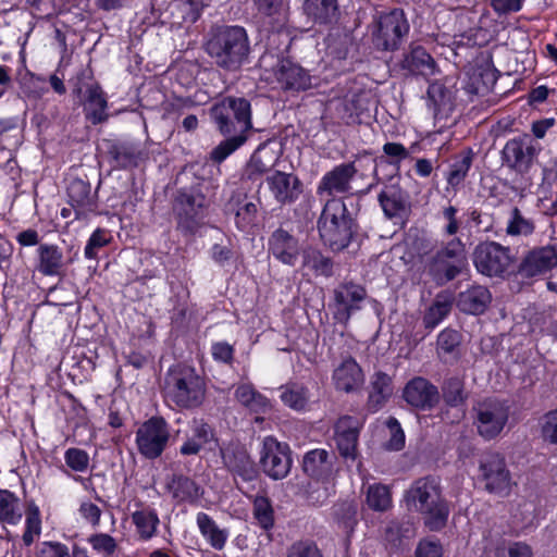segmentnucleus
<instances>
[{
  "label": "nucleus",
  "mask_w": 557,
  "mask_h": 557,
  "mask_svg": "<svg viewBox=\"0 0 557 557\" xmlns=\"http://www.w3.org/2000/svg\"><path fill=\"white\" fill-rule=\"evenodd\" d=\"M404 502L409 511L422 516L423 524L428 530L437 532L446 527L449 507L442 495L437 479L424 476L413 481L405 492Z\"/></svg>",
  "instance_id": "f257e3e1"
},
{
  "label": "nucleus",
  "mask_w": 557,
  "mask_h": 557,
  "mask_svg": "<svg viewBox=\"0 0 557 557\" xmlns=\"http://www.w3.org/2000/svg\"><path fill=\"white\" fill-rule=\"evenodd\" d=\"M205 51L216 67L236 72L248 63L250 54L248 35L240 26L213 27L205 42Z\"/></svg>",
  "instance_id": "f03ea898"
},
{
  "label": "nucleus",
  "mask_w": 557,
  "mask_h": 557,
  "mask_svg": "<svg viewBox=\"0 0 557 557\" xmlns=\"http://www.w3.org/2000/svg\"><path fill=\"white\" fill-rule=\"evenodd\" d=\"M163 394L181 409L198 408L206 398V383L193 367L175 364L165 373Z\"/></svg>",
  "instance_id": "7ed1b4c3"
},
{
  "label": "nucleus",
  "mask_w": 557,
  "mask_h": 557,
  "mask_svg": "<svg viewBox=\"0 0 557 557\" xmlns=\"http://www.w3.org/2000/svg\"><path fill=\"white\" fill-rule=\"evenodd\" d=\"M318 230L324 245L334 251L345 249L352 237V219L345 202L339 198L326 201L318 221Z\"/></svg>",
  "instance_id": "20e7f679"
},
{
  "label": "nucleus",
  "mask_w": 557,
  "mask_h": 557,
  "mask_svg": "<svg viewBox=\"0 0 557 557\" xmlns=\"http://www.w3.org/2000/svg\"><path fill=\"white\" fill-rule=\"evenodd\" d=\"M210 114L222 135H247L252 128L251 104L243 97H225L215 103Z\"/></svg>",
  "instance_id": "39448f33"
},
{
  "label": "nucleus",
  "mask_w": 557,
  "mask_h": 557,
  "mask_svg": "<svg viewBox=\"0 0 557 557\" xmlns=\"http://www.w3.org/2000/svg\"><path fill=\"white\" fill-rule=\"evenodd\" d=\"M467 264L465 244L453 238L438 249L429 263V273L444 284L456 278Z\"/></svg>",
  "instance_id": "423d86ee"
},
{
  "label": "nucleus",
  "mask_w": 557,
  "mask_h": 557,
  "mask_svg": "<svg viewBox=\"0 0 557 557\" xmlns=\"http://www.w3.org/2000/svg\"><path fill=\"white\" fill-rule=\"evenodd\" d=\"M409 28V23L401 10L382 13L373 23V44L380 50H396L408 35Z\"/></svg>",
  "instance_id": "0eeeda50"
},
{
  "label": "nucleus",
  "mask_w": 557,
  "mask_h": 557,
  "mask_svg": "<svg viewBox=\"0 0 557 557\" xmlns=\"http://www.w3.org/2000/svg\"><path fill=\"white\" fill-rule=\"evenodd\" d=\"M475 411L474 424L478 434L484 440L497 437L505 429L510 413V406L506 400L486 398L480 401Z\"/></svg>",
  "instance_id": "6e6552de"
},
{
  "label": "nucleus",
  "mask_w": 557,
  "mask_h": 557,
  "mask_svg": "<svg viewBox=\"0 0 557 557\" xmlns=\"http://www.w3.org/2000/svg\"><path fill=\"white\" fill-rule=\"evenodd\" d=\"M480 479L484 488L502 497L508 496L515 482L507 468L505 457L499 453H487L482 456L479 463Z\"/></svg>",
  "instance_id": "1a4fd4ad"
},
{
  "label": "nucleus",
  "mask_w": 557,
  "mask_h": 557,
  "mask_svg": "<svg viewBox=\"0 0 557 557\" xmlns=\"http://www.w3.org/2000/svg\"><path fill=\"white\" fill-rule=\"evenodd\" d=\"M472 260L479 273L496 277L502 276L508 270L512 257L508 247L496 242H482L475 246Z\"/></svg>",
  "instance_id": "9d476101"
},
{
  "label": "nucleus",
  "mask_w": 557,
  "mask_h": 557,
  "mask_svg": "<svg viewBox=\"0 0 557 557\" xmlns=\"http://www.w3.org/2000/svg\"><path fill=\"white\" fill-rule=\"evenodd\" d=\"M170 436L166 421L162 417H152L136 432L138 451L148 459H156L166 448Z\"/></svg>",
  "instance_id": "9b49d317"
},
{
  "label": "nucleus",
  "mask_w": 557,
  "mask_h": 557,
  "mask_svg": "<svg viewBox=\"0 0 557 557\" xmlns=\"http://www.w3.org/2000/svg\"><path fill=\"white\" fill-rule=\"evenodd\" d=\"M539 149L530 135L508 140L502 150V163L518 174H527L537 158Z\"/></svg>",
  "instance_id": "f8f14e48"
},
{
  "label": "nucleus",
  "mask_w": 557,
  "mask_h": 557,
  "mask_svg": "<svg viewBox=\"0 0 557 557\" xmlns=\"http://www.w3.org/2000/svg\"><path fill=\"white\" fill-rule=\"evenodd\" d=\"M259 462L269 478L282 480L288 475L292 467L289 447L268 436L263 440Z\"/></svg>",
  "instance_id": "ddd939ff"
},
{
  "label": "nucleus",
  "mask_w": 557,
  "mask_h": 557,
  "mask_svg": "<svg viewBox=\"0 0 557 557\" xmlns=\"http://www.w3.org/2000/svg\"><path fill=\"white\" fill-rule=\"evenodd\" d=\"M222 458L225 467L240 480L242 484L237 480L236 484L243 493L255 488L253 482L259 478V472L244 447H227L222 450Z\"/></svg>",
  "instance_id": "4468645a"
},
{
  "label": "nucleus",
  "mask_w": 557,
  "mask_h": 557,
  "mask_svg": "<svg viewBox=\"0 0 557 557\" xmlns=\"http://www.w3.org/2000/svg\"><path fill=\"white\" fill-rule=\"evenodd\" d=\"M206 198L201 194L178 193L174 202L177 227L186 234L194 233L200 224Z\"/></svg>",
  "instance_id": "2eb2a0df"
},
{
  "label": "nucleus",
  "mask_w": 557,
  "mask_h": 557,
  "mask_svg": "<svg viewBox=\"0 0 557 557\" xmlns=\"http://www.w3.org/2000/svg\"><path fill=\"white\" fill-rule=\"evenodd\" d=\"M367 296L366 289L351 282L342 283L334 289V318L337 322L346 324L351 314L361 309Z\"/></svg>",
  "instance_id": "dca6fc26"
},
{
  "label": "nucleus",
  "mask_w": 557,
  "mask_h": 557,
  "mask_svg": "<svg viewBox=\"0 0 557 557\" xmlns=\"http://www.w3.org/2000/svg\"><path fill=\"white\" fill-rule=\"evenodd\" d=\"M357 174L358 169L355 162L338 164L323 175L318 185L317 193L327 196L352 194V181Z\"/></svg>",
  "instance_id": "f3484780"
},
{
  "label": "nucleus",
  "mask_w": 557,
  "mask_h": 557,
  "mask_svg": "<svg viewBox=\"0 0 557 557\" xmlns=\"http://www.w3.org/2000/svg\"><path fill=\"white\" fill-rule=\"evenodd\" d=\"M273 72L278 87L285 91L298 92L312 86L308 71L288 59L280 60Z\"/></svg>",
  "instance_id": "a211bd4d"
},
{
  "label": "nucleus",
  "mask_w": 557,
  "mask_h": 557,
  "mask_svg": "<svg viewBox=\"0 0 557 557\" xmlns=\"http://www.w3.org/2000/svg\"><path fill=\"white\" fill-rule=\"evenodd\" d=\"M69 203L74 209L75 220H85L98 208L97 193L82 178L71 180L67 186Z\"/></svg>",
  "instance_id": "6ab92c4d"
},
{
  "label": "nucleus",
  "mask_w": 557,
  "mask_h": 557,
  "mask_svg": "<svg viewBox=\"0 0 557 557\" xmlns=\"http://www.w3.org/2000/svg\"><path fill=\"white\" fill-rule=\"evenodd\" d=\"M280 159V151L274 143L261 144L245 165L242 180L257 182L272 170Z\"/></svg>",
  "instance_id": "aec40b11"
},
{
  "label": "nucleus",
  "mask_w": 557,
  "mask_h": 557,
  "mask_svg": "<svg viewBox=\"0 0 557 557\" xmlns=\"http://www.w3.org/2000/svg\"><path fill=\"white\" fill-rule=\"evenodd\" d=\"M362 422L359 418L351 416L341 417L335 424V441L341 456L355 460L359 432Z\"/></svg>",
  "instance_id": "412c9836"
},
{
  "label": "nucleus",
  "mask_w": 557,
  "mask_h": 557,
  "mask_svg": "<svg viewBox=\"0 0 557 557\" xmlns=\"http://www.w3.org/2000/svg\"><path fill=\"white\" fill-rule=\"evenodd\" d=\"M403 395L410 406L422 410L432 409L440 401L437 387L421 376L409 381Z\"/></svg>",
  "instance_id": "4be33fe9"
},
{
  "label": "nucleus",
  "mask_w": 557,
  "mask_h": 557,
  "mask_svg": "<svg viewBox=\"0 0 557 557\" xmlns=\"http://www.w3.org/2000/svg\"><path fill=\"white\" fill-rule=\"evenodd\" d=\"M302 249L299 240L283 228H277L269 238V252L283 264L294 267Z\"/></svg>",
  "instance_id": "5701e85b"
},
{
  "label": "nucleus",
  "mask_w": 557,
  "mask_h": 557,
  "mask_svg": "<svg viewBox=\"0 0 557 557\" xmlns=\"http://www.w3.org/2000/svg\"><path fill=\"white\" fill-rule=\"evenodd\" d=\"M455 84L449 79L435 81L428 88V107L434 117H447L454 110L456 97Z\"/></svg>",
  "instance_id": "b1692460"
},
{
  "label": "nucleus",
  "mask_w": 557,
  "mask_h": 557,
  "mask_svg": "<svg viewBox=\"0 0 557 557\" xmlns=\"http://www.w3.org/2000/svg\"><path fill=\"white\" fill-rule=\"evenodd\" d=\"M557 267V248L544 246L531 250L519 265V274L523 277H534Z\"/></svg>",
  "instance_id": "393cba45"
},
{
  "label": "nucleus",
  "mask_w": 557,
  "mask_h": 557,
  "mask_svg": "<svg viewBox=\"0 0 557 557\" xmlns=\"http://www.w3.org/2000/svg\"><path fill=\"white\" fill-rule=\"evenodd\" d=\"M265 182L274 199L282 205L293 203L302 193L300 180L292 173L275 171Z\"/></svg>",
  "instance_id": "a878e982"
},
{
  "label": "nucleus",
  "mask_w": 557,
  "mask_h": 557,
  "mask_svg": "<svg viewBox=\"0 0 557 557\" xmlns=\"http://www.w3.org/2000/svg\"><path fill=\"white\" fill-rule=\"evenodd\" d=\"M399 66L406 74L429 77L437 72V65L432 55L419 45H410L404 52Z\"/></svg>",
  "instance_id": "bb28decb"
},
{
  "label": "nucleus",
  "mask_w": 557,
  "mask_h": 557,
  "mask_svg": "<svg viewBox=\"0 0 557 557\" xmlns=\"http://www.w3.org/2000/svg\"><path fill=\"white\" fill-rule=\"evenodd\" d=\"M377 200L386 218H403L410 211V196L398 183L385 185Z\"/></svg>",
  "instance_id": "cd10ccee"
},
{
  "label": "nucleus",
  "mask_w": 557,
  "mask_h": 557,
  "mask_svg": "<svg viewBox=\"0 0 557 557\" xmlns=\"http://www.w3.org/2000/svg\"><path fill=\"white\" fill-rule=\"evenodd\" d=\"M492 301V295L487 287L472 285L460 292L456 299L457 308L468 314L483 313Z\"/></svg>",
  "instance_id": "c85d7f7f"
},
{
  "label": "nucleus",
  "mask_w": 557,
  "mask_h": 557,
  "mask_svg": "<svg viewBox=\"0 0 557 557\" xmlns=\"http://www.w3.org/2000/svg\"><path fill=\"white\" fill-rule=\"evenodd\" d=\"M166 490L177 503L191 505L196 504L203 494L198 483L182 473H174L168 479Z\"/></svg>",
  "instance_id": "c756f323"
},
{
  "label": "nucleus",
  "mask_w": 557,
  "mask_h": 557,
  "mask_svg": "<svg viewBox=\"0 0 557 557\" xmlns=\"http://www.w3.org/2000/svg\"><path fill=\"white\" fill-rule=\"evenodd\" d=\"M333 381L335 387L346 393L359 389L363 382L364 376L361 368L352 358H347L335 368L333 372Z\"/></svg>",
  "instance_id": "7c9ffc66"
},
{
  "label": "nucleus",
  "mask_w": 557,
  "mask_h": 557,
  "mask_svg": "<svg viewBox=\"0 0 557 557\" xmlns=\"http://www.w3.org/2000/svg\"><path fill=\"white\" fill-rule=\"evenodd\" d=\"M38 271L46 276L60 275L64 267V258L57 245L44 244L37 249Z\"/></svg>",
  "instance_id": "2f4dec72"
},
{
  "label": "nucleus",
  "mask_w": 557,
  "mask_h": 557,
  "mask_svg": "<svg viewBox=\"0 0 557 557\" xmlns=\"http://www.w3.org/2000/svg\"><path fill=\"white\" fill-rule=\"evenodd\" d=\"M86 116L92 124L103 123L108 120L106 112L108 103L101 87L98 84H90L86 86Z\"/></svg>",
  "instance_id": "473e14b6"
},
{
  "label": "nucleus",
  "mask_w": 557,
  "mask_h": 557,
  "mask_svg": "<svg viewBox=\"0 0 557 557\" xmlns=\"http://www.w3.org/2000/svg\"><path fill=\"white\" fill-rule=\"evenodd\" d=\"M392 393L391 377L383 372H376L371 381V391L368 398L369 409L372 411L381 409Z\"/></svg>",
  "instance_id": "72a5a7b5"
},
{
  "label": "nucleus",
  "mask_w": 557,
  "mask_h": 557,
  "mask_svg": "<svg viewBox=\"0 0 557 557\" xmlns=\"http://www.w3.org/2000/svg\"><path fill=\"white\" fill-rule=\"evenodd\" d=\"M193 435L181 446L182 455H196L213 438V430L202 419L193 421Z\"/></svg>",
  "instance_id": "f704fd0d"
},
{
  "label": "nucleus",
  "mask_w": 557,
  "mask_h": 557,
  "mask_svg": "<svg viewBox=\"0 0 557 557\" xmlns=\"http://www.w3.org/2000/svg\"><path fill=\"white\" fill-rule=\"evenodd\" d=\"M302 469L312 478H322L332 469L330 454L325 449H313L308 451L302 460Z\"/></svg>",
  "instance_id": "c9c22d12"
},
{
  "label": "nucleus",
  "mask_w": 557,
  "mask_h": 557,
  "mask_svg": "<svg viewBox=\"0 0 557 557\" xmlns=\"http://www.w3.org/2000/svg\"><path fill=\"white\" fill-rule=\"evenodd\" d=\"M304 11L315 23L331 22L337 12L336 0H305Z\"/></svg>",
  "instance_id": "e433bc0d"
},
{
  "label": "nucleus",
  "mask_w": 557,
  "mask_h": 557,
  "mask_svg": "<svg viewBox=\"0 0 557 557\" xmlns=\"http://www.w3.org/2000/svg\"><path fill=\"white\" fill-rule=\"evenodd\" d=\"M453 298L446 294H438L423 315V324L426 329L437 326L451 311Z\"/></svg>",
  "instance_id": "4c0bfd02"
},
{
  "label": "nucleus",
  "mask_w": 557,
  "mask_h": 557,
  "mask_svg": "<svg viewBox=\"0 0 557 557\" xmlns=\"http://www.w3.org/2000/svg\"><path fill=\"white\" fill-rule=\"evenodd\" d=\"M302 268L309 269L315 275L331 276L333 274V262L320 250L307 247L301 251Z\"/></svg>",
  "instance_id": "58836bf2"
},
{
  "label": "nucleus",
  "mask_w": 557,
  "mask_h": 557,
  "mask_svg": "<svg viewBox=\"0 0 557 557\" xmlns=\"http://www.w3.org/2000/svg\"><path fill=\"white\" fill-rule=\"evenodd\" d=\"M235 398L253 412H265L270 408L269 400L257 392L251 384L238 385L235 389Z\"/></svg>",
  "instance_id": "ea45409f"
},
{
  "label": "nucleus",
  "mask_w": 557,
  "mask_h": 557,
  "mask_svg": "<svg viewBox=\"0 0 557 557\" xmlns=\"http://www.w3.org/2000/svg\"><path fill=\"white\" fill-rule=\"evenodd\" d=\"M197 525L202 536L210 543V545L221 550L227 539V532L218 527V524L205 512L197 515Z\"/></svg>",
  "instance_id": "a19ab883"
},
{
  "label": "nucleus",
  "mask_w": 557,
  "mask_h": 557,
  "mask_svg": "<svg viewBox=\"0 0 557 557\" xmlns=\"http://www.w3.org/2000/svg\"><path fill=\"white\" fill-rule=\"evenodd\" d=\"M133 523L143 540H149L157 533L159 525V517L156 510L151 508H143L132 513Z\"/></svg>",
  "instance_id": "79ce46f5"
},
{
  "label": "nucleus",
  "mask_w": 557,
  "mask_h": 557,
  "mask_svg": "<svg viewBox=\"0 0 557 557\" xmlns=\"http://www.w3.org/2000/svg\"><path fill=\"white\" fill-rule=\"evenodd\" d=\"M109 153L116 162V165L123 169L136 166L143 157L141 150L131 144L112 145Z\"/></svg>",
  "instance_id": "37998d69"
},
{
  "label": "nucleus",
  "mask_w": 557,
  "mask_h": 557,
  "mask_svg": "<svg viewBox=\"0 0 557 557\" xmlns=\"http://www.w3.org/2000/svg\"><path fill=\"white\" fill-rule=\"evenodd\" d=\"M473 152L471 149L462 151L450 164L449 172L447 174V183L451 187L459 186L468 175V172L472 165Z\"/></svg>",
  "instance_id": "c03bdc74"
},
{
  "label": "nucleus",
  "mask_w": 557,
  "mask_h": 557,
  "mask_svg": "<svg viewBox=\"0 0 557 557\" xmlns=\"http://www.w3.org/2000/svg\"><path fill=\"white\" fill-rule=\"evenodd\" d=\"M22 518L18 499L13 493L0 490V521L8 524H16Z\"/></svg>",
  "instance_id": "a18cd8bd"
},
{
  "label": "nucleus",
  "mask_w": 557,
  "mask_h": 557,
  "mask_svg": "<svg viewBox=\"0 0 557 557\" xmlns=\"http://www.w3.org/2000/svg\"><path fill=\"white\" fill-rule=\"evenodd\" d=\"M533 220L525 218L518 207L511 209L506 225V234L509 236H530L534 233Z\"/></svg>",
  "instance_id": "49530a36"
},
{
  "label": "nucleus",
  "mask_w": 557,
  "mask_h": 557,
  "mask_svg": "<svg viewBox=\"0 0 557 557\" xmlns=\"http://www.w3.org/2000/svg\"><path fill=\"white\" fill-rule=\"evenodd\" d=\"M252 513L255 519L258 521V524L264 529L269 530L274 524V510L271 504V500L263 496H256L252 500Z\"/></svg>",
  "instance_id": "de8ad7c7"
},
{
  "label": "nucleus",
  "mask_w": 557,
  "mask_h": 557,
  "mask_svg": "<svg viewBox=\"0 0 557 557\" xmlns=\"http://www.w3.org/2000/svg\"><path fill=\"white\" fill-rule=\"evenodd\" d=\"M465 382L459 376H451L444 381L442 386L443 398L451 407L461 405L466 400L463 393Z\"/></svg>",
  "instance_id": "09e8293b"
},
{
  "label": "nucleus",
  "mask_w": 557,
  "mask_h": 557,
  "mask_svg": "<svg viewBox=\"0 0 557 557\" xmlns=\"http://www.w3.org/2000/svg\"><path fill=\"white\" fill-rule=\"evenodd\" d=\"M227 136L228 137L213 148L210 153L211 160L215 163L224 161L230 154L242 147L248 138L247 135L231 134Z\"/></svg>",
  "instance_id": "8fccbe9b"
},
{
  "label": "nucleus",
  "mask_w": 557,
  "mask_h": 557,
  "mask_svg": "<svg viewBox=\"0 0 557 557\" xmlns=\"http://www.w3.org/2000/svg\"><path fill=\"white\" fill-rule=\"evenodd\" d=\"M282 401L294 410H302L308 403V391L301 385L289 384L282 387Z\"/></svg>",
  "instance_id": "3c124183"
},
{
  "label": "nucleus",
  "mask_w": 557,
  "mask_h": 557,
  "mask_svg": "<svg viewBox=\"0 0 557 557\" xmlns=\"http://www.w3.org/2000/svg\"><path fill=\"white\" fill-rule=\"evenodd\" d=\"M367 504L376 511L388 509L392 504V497L387 486L382 484L370 485L367 491Z\"/></svg>",
  "instance_id": "603ef678"
},
{
  "label": "nucleus",
  "mask_w": 557,
  "mask_h": 557,
  "mask_svg": "<svg viewBox=\"0 0 557 557\" xmlns=\"http://www.w3.org/2000/svg\"><path fill=\"white\" fill-rule=\"evenodd\" d=\"M461 343V335L451 329L443 330L437 336V354L444 358L454 355Z\"/></svg>",
  "instance_id": "864d4df0"
},
{
  "label": "nucleus",
  "mask_w": 557,
  "mask_h": 557,
  "mask_svg": "<svg viewBox=\"0 0 557 557\" xmlns=\"http://www.w3.org/2000/svg\"><path fill=\"white\" fill-rule=\"evenodd\" d=\"M88 542L95 550L106 557L112 556L117 548L115 540L106 533L94 534L89 537Z\"/></svg>",
  "instance_id": "5fc2aeb1"
},
{
  "label": "nucleus",
  "mask_w": 557,
  "mask_h": 557,
  "mask_svg": "<svg viewBox=\"0 0 557 557\" xmlns=\"http://www.w3.org/2000/svg\"><path fill=\"white\" fill-rule=\"evenodd\" d=\"M65 463L76 472H84L89 465L88 454L79 448H69L64 454Z\"/></svg>",
  "instance_id": "6e6d98bb"
},
{
  "label": "nucleus",
  "mask_w": 557,
  "mask_h": 557,
  "mask_svg": "<svg viewBox=\"0 0 557 557\" xmlns=\"http://www.w3.org/2000/svg\"><path fill=\"white\" fill-rule=\"evenodd\" d=\"M386 426L391 433V438L386 443V448L395 451L403 449L405 446V433L398 420L394 417H389L386 421Z\"/></svg>",
  "instance_id": "4d7b16f0"
},
{
  "label": "nucleus",
  "mask_w": 557,
  "mask_h": 557,
  "mask_svg": "<svg viewBox=\"0 0 557 557\" xmlns=\"http://www.w3.org/2000/svg\"><path fill=\"white\" fill-rule=\"evenodd\" d=\"M109 243L107 232L98 228L96 230L87 242L85 247V257L94 259L100 248L104 247Z\"/></svg>",
  "instance_id": "13d9d810"
},
{
  "label": "nucleus",
  "mask_w": 557,
  "mask_h": 557,
  "mask_svg": "<svg viewBox=\"0 0 557 557\" xmlns=\"http://www.w3.org/2000/svg\"><path fill=\"white\" fill-rule=\"evenodd\" d=\"M286 557H322V555L313 543L300 541L288 548Z\"/></svg>",
  "instance_id": "bf43d9fd"
},
{
  "label": "nucleus",
  "mask_w": 557,
  "mask_h": 557,
  "mask_svg": "<svg viewBox=\"0 0 557 557\" xmlns=\"http://www.w3.org/2000/svg\"><path fill=\"white\" fill-rule=\"evenodd\" d=\"M542 435L549 443L557 444V409L547 412L543 418Z\"/></svg>",
  "instance_id": "052dcab7"
},
{
  "label": "nucleus",
  "mask_w": 557,
  "mask_h": 557,
  "mask_svg": "<svg viewBox=\"0 0 557 557\" xmlns=\"http://www.w3.org/2000/svg\"><path fill=\"white\" fill-rule=\"evenodd\" d=\"M195 102L189 97H176L172 100L163 102V115L171 116L173 114L178 115L183 110L189 109Z\"/></svg>",
  "instance_id": "680f3d73"
},
{
  "label": "nucleus",
  "mask_w": 557,
  "mask_h": 557,
  "mask_svg": "<svg viewBox=\"0 0 557 557\" xmlns=\"http://www.w3.org/2000/svg\"><path fill=\"white\" fill-rule=\"evenodd\" d=\"M36 557H71L69 547L59 542H45Z\"/></svg>",
  "instance_id": "e2e57ef3"
},
{
  "label": "nucleus",
  "mask_w": 557,
  "mask_h": 557,
  "mask_svg": "<svg viewBox=\"0 0 557 557\" xmlns=\"http://www.w3.org/2000/svg\"><path fill=\"white\" fill-rule=\"evenodd\" d=\"M258 212L257 205L253 202H246L236 211V224L240 230H245L250 225Z\"/></svg>",
  "instance_id": "0e129e2a"
},
{
  "label": "nucleus",
  "mask_w": 557,
  "mask_h": 557,
  "mask_svg": "<svg viewBox=\"0 0 557 557\" xmlns=\"http://www.w3.org/2000/svg\"><path fill=\"white\" fill-rule=\"evenodd\" d=\"M495 557H532V553L527 544L512 543L497 548Z\"/></svg>",
  "instance_id": "69168bd1"
},
{
  "label": "nucleus",
  "mask_w": 557,
  "mask_h": 557,
  "mask_svg": "<svg viewBox=\"0 0 557 557\" xmlns=\"http://www.w3.org/2000/svg\"><path fill=\"white\" fill-rule=\"evenodd\" d=\"M81 516L91 523L94 527L98 525L101 517V509L91 502H83L78 509Z\"/></svg>",
  "instance_id": "338daca9"
},
{
  "label": "nucleus",
  "mask_w": 557,
  "mask_h": 557,
  "mask_svg": "<svg viewBox=\"0 0 557 557\" xmlns=\"http://www.w3.org/2000/svg\"><path fill=\"white\" fill-rule=\"evenodd\" d=\"M443 550L438 542L421 541L416 549V557H442Z\"/></svg>",
  "instance_id": "774afa93"
}]
</instances>
